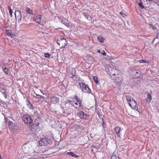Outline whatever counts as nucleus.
<instances>
[{
	"label": "nucleus",
	"instance_id": "1",
	"mask_svg": "<svg viewBox=\"0 0 159 159\" xmlns=\"http://www.w3.org/2000/svg\"><path fill=\"white\" fill-rule=\"evenodd\" d=\"M70 104L79 110H83L84 109L83 105L79 98L75 96L73 98H70L67 101L66 104V105Z\"/></svg>",
	"mask_w": 159,
	"mask_h": 159
},
{
	"label": "nucleus",
	"instance_id": "2",
	"mask_svg": "<svg viewBox=\"0 0 159 159\" xmlns=\"http://www.w3.org/2000/svg\"><path fill=\"white\" fill-rule=\"evenodd\" d=\"M126 99L128 104L133 110H136L140 113V112L138 110V107L136 101L133 100V98L130 96L127 95L126 96Z\"/></svg>",
	"mask_w": 159,
	"mask_h": 159
},
{
	"label": "nucleus",
	"instance_id": "3",
	"mask_svg": "<svg viewBox=\"0 0 159 159\" xmlns=\"http://www.w3.org/2000/svg\"><path fill=\"white\" fill-rule=\"evenodd\" d=\"M57 43L61 48H64L67 44L66 39L60 35L57 36Z\"/></svg>",
	"mask_w": 159,
	"mask_h": 159
},
{
	"label": "nucleus",
	"instance_id": "4",
	"mask_svg": "<svg viewBox=\"0 0 159 159\" xmlns=\"http://www.w3.org/2000/svg\"><path fill=\"white\" fill-rule=\"evenodd\" d=\"M33 20L35 22L40 25H43L45 23V21L43 19V16L40 15H37L34 16L33 17Z\"/></svg>",
	"mask_w": 159,
	"mask_h": 159
},
{
	"label": "nucleus",
	"instance_id": "5",
	"mask_svg": "<svg viewBox=\"0 0 159 159\" xmlns=\"http://www.w3.org/2000/svg\"><path fill=\"white\" fill-rule=\"evenodd\" d=\"M80 88L82 91L85 93H91V90L87 85L85 83H81L79 84Z\"/></svg>",
	"mask_w": 159,
	"mask_h": 159
},
{
	"label": "nucleus",
	"instance_id": "6",
	"mask_svg": "<svg viewBox=\"0 0 159 159\" xmlns=\"http://www.w3.org/2000/svg\"><path fill=\"white\" fill-rule=\"evenodd\" d=\"M77 115L80 119L85 120H88L89 117V115L83 111H80L77 113Z\"/></svg>",
	"mask_w": 159,
	"mask_h": 159
},
{
	"label": "nucleus",
	"instance_id": "7",
	"mask_svg": "<svg viewBox=\"0 0 159 159\" xmlns=\"http://www.w3.org/2000/svg\"><path fill=\"white\" fill-rule=\"evenodd\" d=\"M22 120L25 123L29 124L30 125L33 121V120L30 116L28 114L24 115L22 117Z\"/></svg>",
	"mask_w": 159,
	"mask_h": 159
},
{
	"label": "nucleus",
	"instance_id": "8",
	"mask_svg": "<svg viewBox=\"0 0 159 159\" xmlns=\"http://www.w3.org/2000/svg\"><path fill=\"white\" fill-rule=\"evenodd\" d=\"M119 71L116 69L115 70V71H114V73L112 74H111V77L113 80H115L116 81L118 82L119 81H120L121 80V79L119 80V79H117L119 78Z\"/></svg>",
	"mask_w": 159,
	"mask_h": 159
},
{
	"label": "nucleus",
	"instance_id": "9",
	"mask_svg": "<svg viewBox=\"0 0 159 159\" xmlns=\"http://www.w3.org/2000/svg\"><path fill=\"white\" fill-rule=\"evenodd\" d=\"M116 68L113 66L109 65L107 66L106 67V70L108 75H111V74L114 73L115 70H116Z\"/></svg>",
	"mask_w": 159,
	"mask_h": 159
},
{
	"label": "nucleus",
	"instance_id": "10",
	"mask_svg": "<svg viewBox=\"0 0 159 159\" xmlns=\"http://www.w3.org/2000/svg\"><path fill=\"white\" fill-rule=\"evenodd\" d=\"M41 122L38 119H36L34 120V122L32 125V127L33 128L37 130L39 129L41 127Z\"/></svg>",
	"mask_w": 159,
	"mask_h": 159
},
{
	"label": "nucleus",
	"instance_id": "11",
	"mask_svg": "<svg viewBox=\"0 0 159 159\" xmlns=\"http://www.w3.org/2000/svg\"><path fill=\"white\" fill-rule=\"evenodd\" d=\"M131 73H132V74L134 75L135 77L138 78L139 77L140 75V72L138 70L135 69L134 68H132L131 70Z\"/></svg>",
	"mask_w": 159,
	"mask_h": 159
},
{
	"label": "nucleus",
	"instance_id": "12",
	"mask_svg": "<svg viewBox=\"0 0 159 159\" xmlns=\"http://www.w3.org/2000/svg\"><path fill=\"white\" fill-rule=\"evenodd\" d=\"M6 33L8 36L13 38L16 36V32L14 30H6Z\"/></svg>",
	"mask_w": 159,
	"mask_h": 159
},
{
	"label": "nucleus",
	"instance_id": "13",
	"mask_svg": "<svg viewBox=\"0 0 159 159\" xmlns=\"http://www.w3.org/2000/svg\"><path fill=\"white\" fill-rule=\"evenodd\" d=\"M9 128L13 132H15L18 129L19 127L18 126L16 125L14 123H9Z\"/></svg>",
	"mask_w": 159,
	"mask_h": 159
},
{
	"label": "nucleus",
	"instance_id": "14",
	"mask_svg": "<svg viewBox=\"0 0 159 159\" xmlns=\"http://www.w3.org/2000/svg\"><path fill=\"white\" fill-rule=\"evenodd\" d=\"M48 144V143L45 139H42L40 141H39V146H46Z\"/></svg>",
	"mask_w": 159,
	"mask_h": 159
},
{
	"label": "nucleus",
	"instance_id": "15",
	"mask_svg": "<svg viewBox=\"0 0 159 159\" xmlns=\"http://www.w3.org/2000/svg\"><path fill=\"white\" fill-rule=\"evenodd\" d=\"M15 14L16 19L18 20V21L20 20L21 18V14L20 11L19 10L16 11Z\"/></svg>",
	"mask_w": 159,
	"mask_h": 159
},
{
	"label": "nucleus",
	"instance_id": "16",
	"mask_svg": "<svg viewBox=\"0 0 159 159\" xmlns=\"http://www.w3.org/2000/svg\"><path fill=\"white\" fill-rule=\"evenodd\" d=\"M51 102L54 104H56L59 102V98L56 96L50 97V98Z\"/></svg>",
	"mask_w": 159,
	"mask_h": 159
},
{
	"label": "nucleus",
	"instance_id": "17",
	"mask_svg": "<svg viewBox=\"0 0 159 159\" xmlns=\"http://www.w3.org/2000/svg\"><path fill=\"white\" fill-rule=\"evenodd\" d=\"M0 92L3 94L6 93V88L3 84H0Z\"/></svg>",
	"mask_w": 159,
	"mask_h": 159
},
{
	"label": "nucleus",
	"instance_id": "18",
	"mask_svg": "<svg viewBox=\"0 0 159 159\" xmlns=\"http://www.w3.org/2000/svg\"><path fill=\"white\" fill-rule=\"evenodd\" d=\"M114 130L115 131L116 133V134H117V136L119 137H120L119 134H120V128L118 126H117L114 129Z\"/></svg>",
	"mask_w": 159,
	"mask_h": 159
},
{
	"label": "nucleus",
	"instance_id": "19",
	"mask_svg": "<svg viewBox=\"0 0 159 159\" xmlns=\"http://www.w3.org/2000/svg\"><path fill=\"white\" fill-rule=\"evenodd\" d=\"M111 159H120L118 157V154L117 152H114L111 156Z\"/></svg>",
	"mask_w": 159,
	"mask_h": 159
},
{
	"label": "nucleus",
	"instance_id": "20",
	"mask_svg": "<svg viewBox=\"0 0 159 159\" xmlns=\"http://www.w3.org/2000/svg\"><path fill=\"white\" fill-rule=\"evenodd\" d=\"M59 20L63 24H64L65 25L67 26V27H69L70 26V24L68 23H66V20H62L61 19H59Z\"/></svg>",
	"mask_w": 159,
	"mask_h": 159
},
{
	"label": "nucleus",
	"instance_id": "21",
	"mask_svg": "<svg viewBox=\"0 0 159 159\" xmlns=\"http://www.w3.org/2000/svg\"><path fill=\"white\" fill-rule=\"evenodd\" d=\"M98 40L101 43H102L104 42L105 39L102 36H100L97 37Z\"/></svg>",
	"mask_w": 159,
	"mask_h": 159
},
{
	"label": "nucleus",
	"instance_id": "22",
	"mask_svg": "<svg viewBox=\"0 0 159 159\" xmlns=\"http://www.w3.org/2000/svg\"><path fill=\"white\" fill-rule=\"evenodd\" d=\"M67 154L69 156H71L75 158H78V156L75 154L74 152H68L67 153Z\"/></svg>",
	"mask_w": 159,
	"mask_h": 159
},
{
	"label": "nucleus",
	"instance_id": "23",
	"mask_svg": "<svg viewBox=\"0 0 159 159\" xmlns=\"http://www.w3.org/2000/svg\"><path fill=\"white\" fill-rule=\"evenodd\" d=\"M35 151L33 149L31 148L29 150V154L30 156H33L34 155Z\"/></svg>",
	"mask_w": 159,
	"mask_h": 159
},
{
	"label": "nucleus",
	"instance_id": "24",
	"mask_svg": "<svg viewBox=\"0 0 159 159\" xmlns=\"http://www.w3.org/2000/svg\"><path fill=\"white\" fill-rule=\"evenodd\" d=\"M147 97H148L146 99V101L149 102L152 100V96L150 93H148L147 94Z\"/></svg>",
	"mask_w": 159,
	"mask_h": 159
},
{
	"label": "nucleus",
	"instance_id": "25",
	"mask_svg": "<svg viewBox=\"0 0 159 159\" xmlns=\"http://www.w3.org/2000/svg\"><path fill=\"white\" fill-rule=\"evenodd\" d=\"M26 12L28 14H33L32 11L29 7H27L26 8Z\"/></svg>",
	"mask_w": 159,
	"mask_h": 159
},
{
	"label": "nucleus",
	"instance_id": "26",
	"mask_svg": "<svg viewBox=\"0 0 159 159\" xmlns=\"http://www.w3.org/2000/svg\"><path fill=\"white\" fill-rule=\"evenodd\" d=\"M72 78L75 81H78L79 80V78L76 75H73Z\"/></svg>",
	"mask_w": 159,
	"mask_h": 159
},
{
	"label": "nucleus",
	"instance_id": "27",
	"mask_svg": "<svg viewBox=\"0 0 159 159\" xmlns=\"http://www.w3.org/2000/svg\"><path fill=\"white\" fill-rule=\"evenodd\" d=\"M2 70L5 74H8V70L7 68L6 67H3Z\"/></svg>",
	"mask_w": 159,
	"mask_h": 159
},
{
	"label": "nucleus",
	"instance_id": "28",
	"mask_svg": "<svg viewBox=\"0 0 159 159\" xmlns=\"http://www.w3.org/2000/svg\"><path fill=\"white\" fill-rule=\"evenodd\" d=\"M8 9L9 11V13L10 14V15L11 17L12 16V10L11 9V8L10 7L8 6Z\"/></svg>",
	"mask_w": 159,
	"mask_h": 159
},
{
	"label": "nucleus",
	"instance_id": "29",
	"mask_svg": "<svg viewBox=\"0 0 159 159\" xmlns=\"http://www.w3.org/2000/svg\"><path fill=\"white\" fill-rule=\"evenodd\" d=\"M93 79L94 82L97 84H98V78L96 76H93Z\"/></svg>",
	"mask_w": 159,
	"mask_h": 159
},
{
	"label": "nucleus",
	"instance_id": "30",
	"mask_svg": "<svg viewBox=\"0 0 159 159\" xmlns=\"http://www.w3.org/2000/svg\"><path fill=\"white\" fill-rule=\"evenodd\" d=\"M139 63H148V60H139Z\"/></svg>",
	"mask_w": 159,
	"mask_h": 159
},
{
	"label": "nucleus",
	"instance_id": "31",
	"mask_svg": "<svg viewBox=\"0 0 159 159\" xmlns=\"http://www.w3.org/2000/svg\"><path fill=\"white\" fill-rule=\"evenodd\" d=\"M149 27L152 28L153 30H155L156 29V28L154 26L151 24L149 25Z\"/></svg>",
	"mask_w": 159,
	"mask_h": 159
},
{
	"label": "nucleus",
	"instance_id": "32",
	"mask_svg": "<svg viewBox=\"0 0 159 159\" xmlns=\"http://www.w3.org/2000/svg\"><path fill=\"white\" fill-rule=\"evenodd\" d=\"M139 5L141 8H144V7L142 2H140L139 3Z\"/></svg>",
	"mask_w": 159,
	"mask_h": 159
},
{
	"label": "nucleus",
	"instance_id": "33",
	"mask_svg": "<svg viewBox=\"0 0 159 159\" xmlns=\"http://www.w3.org/2000/svg\"><path fill=\"white\" fill-rule=\"evenodd\" d=\"M83 15L87 19H88V14L86 13H83Z\"/></svg>",
	"mask_w": 159,
	"mask_h": 159
},
{
	"label": "nucleus",
	"instance_id": "34",
	"mask_svg": "<svg viewBox=\"0 0 159 159\" xmlns=\"http://www.w3.org/2000/svg\"><path fill=\"white\" fill-rule=\"evenodd\" d=\"M50 56V54L48 53H46L44 54V56L46 57H49Z\"/></svg>",
	"mask_w": 159,
	"mask_h": 159
},
{
	"label": "nucleus",
	"instance_id": "35",
	"mask_svg": "<svg viewBox=\"0 0 159 159\" xmlns=\"http://www.w3.org/2000/svg\"><path fill=\"white\" fill-rule=\"evenodd\" d=\"M120 15H122V16L124 17L126 16V15L122 11L120 12Z\"/></svg>",
	"mask_w": 159,
	"mask_h": 159
},
{
	"label": "nucleus",
	"instance_id": "36",
	"mask_svg": "<svg viewBox=\"0 0 159 159\" xmlns=\"http://www.w3.org/2000/svg\"><path fill=\"white\" fill-rule=\"evenodd\" d=\"M91 61H93V58L92 57H89L88 58Z\"/></svg>",
	"mask_w": 159,
	"mask_h": 159
},
{
	"label": "nucleus",
	"instance_id": "37",
	"mask_svg": "<svg viewBox=\"0 0 159 159\" xmlns=\"http://www.w3.org/2000/svg\"><path fill=\"white\" fill-rule=\"evenodd\" d=\"M102 54L104 56H105L106 55V53L104 51H103L102 52Z\"/></svg>",
	"mask_w": 159,
	"mask_h": 159
},
{
	"label": "nucleus",
	"instance_id": "38",
	"mask_svg": "<svg viewBox=\"0 0 159 159\" xmlns=\"http://www.w3.org/2000/svg\"><path fill=\"white\" fill-rule=\"evenodd\" d=\"M4 94L5 95L4 96H5V98H7V95L5 93L4 94Z\"/></svg>",
	"mask_w": 159,
	"mask_h": 159
},
{
	"label": "nucleus",
	"instance_id": "39",
	"mask_svg": "<svg viewBox=\"0 0 159 159\" xmlns=\"http://www.w3.org/2000/svg\"><path fill=\"white\" fill-rule=\"evenodd\" d=\"M30 159H36L35 158H33V157H31V158H30Z\"/></svg>",
	"mask_w": 159,
	"mask_h": 159
},
{
	"label": "nucleus",
	"instance_id": "40",
	"mask_svg": "<svg viewBox=\"0 0 159 159\" xmlns=\"http://www.w3.org/2000/svg\"><path fill=\"white\" fill-rule=\"evenodd\" d=\"M97 52L99 53H101V51L100 50H98L97 51Z\"/></svg>",
	"mask_w": 159,
	"mask_h": 159
},
{
	"label": "nucleus",
	"instance_id": "41",
	"mask_svg": "<svg viewBox=\"0 0 159 159\" xmlns=\"http://www.w3.org/2000/svg\"><path fill=\"white\" fill-rule=\"evenodd\" d=\"M146 1H149V2H150V1H152L153 0H146Z\"/></svg>",
	"mask_w": 159,
	"mask_h": 159
},
{
	"label": "nucleus",
	"instance_id": "42",
	"mask_svg": "<svg viewBox=\"0 0 159 159\" xmlns=\"http://www.w3.org/2000/svg\"><path fill=\"white\" fill-rule=\"evenodd\" d=\"M41 96V97H43H43H43V96Z\"/></svg>",
	"mask_w": 159,
	"mask_h": 159
}]
</instances>
